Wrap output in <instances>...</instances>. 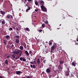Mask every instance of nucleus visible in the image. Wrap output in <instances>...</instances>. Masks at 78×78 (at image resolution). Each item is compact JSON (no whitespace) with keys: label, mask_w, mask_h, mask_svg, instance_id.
Here are the masks:
<instances>
[{"label":"nucleus","mask_w":78,"mask_h":78,"mask_svg":"<svg viewBox=\"0 0 78 78\" xmlns=\"http://www.w3.org/2000/svg\"><path fill=\"white\" fill-rule=\"evenodd\" d=\"M14 54L15 55H18L19 53V54H21L22 55V52L20 50H19L18 49H16L15 51L14 52Z\"/></svg>","instance_id":"nucleus-1"},{"label":"nucleus","mask_w":78,"mask_h":78,"mask_svg":"<svg viewBox=\"0 0 78 78\" xmlns=\"http://www.w3.org/2000/svg\"><path fill=\"white\" fill-rule=\"evenodd\" d=\"M65 72V75L67 76H68L69 75V72L70 70H69V67H68L67 68V70Z\"/></svg>","instance_id":"nucleus-2"},{"label":"nucleus","mask_w":78,"mask_h":78,"mask_svg":"<svg viewBox=\"0 0 78 78\" xmlns=\"http://www.w3.org/2000/svg\"><path fill=\"white\" fill-rule=\"evenodd\" d=\"M41 8L43 10V11L44 12H47V9L45 8V7L44 6H41Z\"/></svg>","instance_id":"nucleus-3"},{"label":"nucleus","mask_w":78,"mask_h":78,"mask_svg":"<svg viewBox=\"0 0 78 78\" xmlns=\"http://www.w3.org/2000/svg\"><path fill=\"white\" fill-rule=\"evenodd\" d=\"M6 17L8 19H10L11 18V19H13V17H12V16L9 14L8 15L6 16Z\"/></svg>","instance_id":"nucleus-4"},{"label":"nucleus","mask_w":78,"mask_h":78,"mask_svg":"<svg viewBox=\"0 0 78 78\" xmlns=\"http://www.w3.org/2000/svg\"><path fill=\"white\" fill-rule=\"evenodd\" d=\"M22 54H18L16 56V57L15 58V59H19V58L21 56Z\"/></svg>","instance_id":"nucleus-5"},{"label":"nucleus","mask_w":78,"mask_h":78,"mask_svg":"<svg viewBox=\"0 0 78 78\" xmlns=\"http://www.w3.org/2000/svg\"><path fill=\"white\" fill-rule=\"evenodd\" d=\"M40 4L41 5H42L41 6H44V2L43 1H41L40 2Z\"/></svg>","instance_id":"nucleus-6"},{"label":"nucleus","mask_w":78,"mask_h":78,"mask_svg":"<svg viewBox=\"0 0 78 78\" xmlns=\"http://www.w3.org/2000/svg\"><path fill=\"white\" fill-rule=\"evenodd\" d=\"M5 38L7 40H9L10 39V36L9 35L5 36Z\"/></svg>","instance_id":"nucleus-7"},{"label":"nucleus","mask_w":78,"mask_h":78,"mask_svg":"<svg viewBox=\"0 0 78 78\" xmlns=\"http://www.w3.org/2000/svg\"><path fill=\"white\" fill-rule=\"evenodd\" d=\"M59 62H60V64H64V61L63 60H61Z\"/></svg>","instance_id":"nucleus-8"},{"label":"nucleus","mask_w":78,"mask_h":78,"mask_svg":"<svg viewBox=\"0 0 78 78\" xmlns=\"http://www.w3.org/2000/svg\"><path fill=\"white\" fill-rule=\"evenodd\" d=\"M15 42L16 44H19V40L17 39L15 40Z\"/></svg>","instance_id":"nucleus-9"},{"label":"nucleus","mask_w":78,"mask_h":78,"mask_svg":"<svg viewBox=\"0 0 78 78\" xmlns=\"http://www.w3.org/2000/svg\"><path fill=\"white\" fill-rule=\"evenodd\" d=\"M55 49V47L54 46H52L51 48V50H52V51H53V50H54Z\"/></svg>","instance_id":"nucleus-10"},{"label":"nucleus","mask_w":78,"mask_h":78,"mask_svg":"<svg viewBox=\"0 0 78 78\" xmlns=\"http://www.w3.org/2000/svg\"><path fill=\"white\" fill-rule=\"evenodd\" d=\"M35 3L37 6H39V2L36 1L35 2Z\"/></svg>","instance_id":"nucleus-11"},{"label":"nucleus","mask_w":78,"mask_h":78,"mask_svg":"<svg viewBox=\"0 0 78 78\" xmlns=\"http://www.w3.org/2000/svg\"><path fill=\"white\" fill-rule=\"evenodd\" d=\"M46 71L47 73H50V70L48 68L46 69Z\"/></svg>","instance_id":"nucleus-12"},{"label":"nucleus","mask_w":78,"mask_h":78,"mask_svg":"<svg viewBox=\"0 0 78 78\" xmlns=\"http://www.w3.org/2000/svg\"><path fill=\"white\" fill-rule=\"evenodd\" d=\"M1 13L2 14V15H5V12L3 11H1Z\"/></svg>","instance_id":"nucleus-13"},{"label":"nucleus","mask_w":78,"mask_h":78,"mask_svg":"<svg viewBox=\"0 0 78 78\" xmlns=\"http://www.w3.org/2000/svg\"><path fill=\"white\" fill-rule=\"evenodd\" d=\"M11 56L12 58H16V55L14 54H12L11 55Z\"/></svg>","instance_id":"nucleus-14"},{"label":"nucleus","mask_w":78,"mask_h":78,"mask_svg":"<svg viewBox=\"0 0 78 78\" xmlns=\"http://www.w3.org/2000/svg\"><path fill=\"white\" fill-rule=\"evenodd\" d=\"M37 64H40V63H41V62L40 61V59L38 58L37 59Z\"/></svg>","instance_id":"nucleus-15"},{"label":"nucleus","mask_w":78,"mask_h":78,"mask_svg":"<svg viewBox=\"0 0 78 78\" xmlns=\"http://www.w3.org/2000/svg\"><path fill=\"white\" fill-rule=\"evenodd\" d=\"M5 62L7 65H8V60L7 59L5 60Z\"/></svg>","instance_id":"nucleus-16"},{"label":"nucleus","mask_w":78,"mask_h":78,"mask_svg":"<svg viewBox=\"0 0 78 78\" xmlns=\"http://www.w3.org/2000/svg\"><path fill=\"white\" fill-rule=\"evenodd\" d=\"M30 6H29L28 7V9H26V12H28V11H29V10H30Z\"/></svg>","instance_id":"nucleus-17"},{"label":"nucleus","mask_w":78,"mask_h":78,"mask_svg":"<svg viewBox=\"0 0 78 78\" xmlns=\"http://www.w3.org/2000/svg\"><path fill=\"white\" fill-rule=\"evenodd\" d=\"M25 54H26V55H27L28 56V55H29V53H28V51H25Z\"/></svg>","instance_id":"nucleus-18"},{"label":"nucleus","mask_w":78,"mask_h":78,"mask_svg":"<svg viewBox=\"0 0 78 78\" xmlns=\"http://www.w3.org/2000/svg\"><path fill=\"white\" fill-rule=\"evenodd\" d=\"M16 73L17 75H19L20 73V71H16Z\"/></svg>","instance_id":"nucleus-19"},{"label":"nucleus","mask_w":78,"mask_h":78,"mask_svg":"<svg viewBox=\"0 0 78 78\" xmlns=\"http://www.w3.org/2000/svg\"><path fill=\"white\" fill-rule=\"evenodd\" d=\"M9 47H10V48H12L13 47H14V45L13 44H11L9 46Z\"/></svg>","instance_id":"nucleus-20"},{"label":"nucleus","mask_w":78,"mask_h":78,"mask_svg":"<svg viewBox=\"0 0 78 78\" xmlns=\"http://www.w3.org/2000/svg\"><path fill=\"white\" fill-rule=\"evenodd\" d=\"M26 30V31H30V29H29V28L27 27L25 28Z\"/></svg>","instance_id":"nucleus-21"},{"label":"nucleus","mask_w":78,"mask_h":78,"mask_svg":"<svg viewBox=\"0 0 78 78\" xmlns=\"http://www.w3.org/2000/svg\"><path fill=\"white\" fill-rule=\"evenodd\" d=\"M20 49L21 50H22L23 49V46H21L20 47Z\"/></svg>","instance_id":"nucleus-22"},{"label":"nucleus","mask_w":78,"mask_h":78,"mask_svg":"<svg viewBox=\"0 0 78 78\" xmlns=\"http://www.w3.org/2000/svg\"><path fill=\"white\" fill-rule=\"evenodd\" d=\"M49 69H51L52 68V67H53V66H52V65L51 64H50L49 65Z\"/></svg>","instance_id":"nucleus-23"},{"label":"nucleus","mask_w":78,"mask_h":78,"mask_svg":"<svg viewBox=\"0 0 78 78\" xmlns=\"http://www.w3.org/2000/svg\"><path fill=\"white\" fill-rule=\"evenodd\" d=\"M72 65L73 66H75L76 65H75V62H72Z\"/></svg>","instance_id":"nucleus-24"},{"label":"nucleus","mask_w":78,"mask_h":78,"mask_svg":"<svg viewBox=\"0 0 78 78\" xmlns=\"http://www.w3.org/2000/svg\"><path fill=\"white\" fill-rule=\"evenodd\" d=\"M37 64V62L36 61H34L33 62V64Z\"/></svg>","instance_id":"nucleus-25"},{"label":"nucleus","mask_w":78,"mask_h":78,"mask_svg":"<svg viewBox=\"0 0 78 78\" xmlns=\"http://www.w3.org/2000/svg\"><path fill=\"white\" fill-rule=\"evenodd\" d=\"M2 24H5V22L4 20L2 21Z\"/></svg>","instance_id":"nucleus-26"},{"label":"nucleus","mask_w":78,"mask_h":78,"mask_svg":"<svg viewBox=\"0 0 78 78\" xmlns=\"http://www.w3.org/2000/svg\"><path fill=\"white\" fill-rule=\"evenodd\" d=\"M9 31H12V28L10 27L9 28Z\"/></svg>","instance_id":"nucleus-27"},{"label":"nucleus","mask_w":78,"mask_h":78,"mask_svg":"<svg viewBox=\"0 0 78 78\" xmlns=\"http://www.w3.org/2000/svg\"><path fill=\"white\" fill-rule=\"evenodd\" d=\"M42 27L43 28H44L45 27V24L44 23L42 24Z\"/></svg>","instance_id":"nucleus-28"},{"label":"nucleus","mask_w":78,"mask_h":78,"mask_svg":"<svg viewBox=\"0 0 78 78\" xmlns=\"http://www.w3.org/2000/svg\"><path fill=\"white\" fill-rule=\"evenodd\" d=\"M24 48H26V46L27 45V44H26L25 43H24V45H23Z\"/></svg>","instance_id":"nucleus-29"},{"label":"nucleus","mask_w":78,"mask_h":78,"mask_svg":"<svg viewBox=\"0 0 78 78\" xmlns=\"http://www.w3.org/2000/svg\"><path fill=\"white\" fill-rule=\"evenodd\" d=\"M45 23H46V24H48V21L46 20V21L45 22Z\"/></svg>","instance_id":"nucleus-30"},{"label":"nucleus","mask_w":78,"mask_h":78,"mask_svg":"<svg viewBox=\"0 0 78 78\" xmlns=\"http://www.w3.org/2000/svg\"><path fill=\"white\" fill-rule=\"evenodd\" d=\"M3 41L4 44H5V45H6L7 43L5 42V40H4Z\"/></svg>","instance_id":"nucleus-31"},{"label":"nucleus","mask_w":78,"mask_h":78,"mask_svg":"<svg viewBox=\"0 0 78 78\" xmlns=\"http://www.w3.org/2000/svg\"><path fill=\"white\" fill-rule=\"evenodd\" d=\"M22 61H24L25 62V61H26V59H25V58H23Z\"/></svg>","instance_id":"nucleus-32"},{"label":"nucleus","mask_w":78,"mask_h":78,"mask_svg":"<svg viewBox=\"0 0 78 78\" xmlns=\"http://www.w3.org/2000/svg\"><path fill=\"white\" fill-rule=\"evenodd\" d=\"M20 60L21 61H22L23 59V58L22 57H21L20 58Z\"/></svg>","instance_id":"nucleus-33"},{"label":"nucleus","mask_w":78,"mask_h":78,"mask_svg":"<svg viewBox=\"0 0 78 78\" xmlns=\"http://www.w3.org/2000/svg\"><path fill=\"white\" fill-rule=\"evenodd\" d=\"M42 29H39L38 30V31H39V32H42Z\"/></svg>","instance_id":"nucleus-34"},{"label":"nucleus","mask_w":78,"mask_h":78,"mask_svg":"<svg viewBox=\"0 0 78 78\" xmlns=\"http://www.w3.org/2000/svg\"><path fill=\"white\" fill-rule=\"evenodd\" d=\"M12 28H13L14 29V30H16V26H13V27H12Z\"/></svg>","instance_id":"nucleus-35"},{"label":"nucleus","mask_w":78,"mask_h":78,"mask_svg":"<svg viewBox=\"0 0 78 78\" xmlns=\"http://www.w3.org/2000/svg\"><path fill=\"white\" fill-rule=\"evenodd\" d=\"M43 62L44 64H45V62H46V60H44L43 61Z\"/></svg>","instance_id":"nucleus-36"},{"label":"nucleus","mask_w":78,"mask_h":78,"mask_svg":"<svg viewBox=\"0 0 78 78\" xmlns=\"http://www.w3.org/2000/svg\"><path fill=\"white\" fill-rule=\"evenodd\" d=\"M33 68L34 69H35V68H36V66H35V65H33Z\"/></svg>","instance_id":"nucleus-37"},{"label":"nucleus","mask_w":78,"mask_h":78,"mask_svg":"<svg viewBox=\"0 0 78 78\" xmlns=\"http://www.w3.org/2000/svg\"><path fill=\"white\" fill-rule=\"evenodd\" d=\"M32 53H33L31 51H29V54H32Z\"/></svg>","instance_id":"nucleus-38"},{"label":"nucleus","mask_w":78,"mask_h":78,"mask_svg":"<svg viewBox=\"0 0 78 78\" xmlns=\"http://www.w3.org/2000/svg\"><path fill=\"white\" fill-rule=\"evenodd\" d=\"M16 38H19V35H16Z\"/></svg>","instance_id":"nucleus-39"},{"label":"nucleus","mask_w":78,"mask_h":78,"mask_svg":"<svg viewBox=\"0 0 78 78\" xmlns=\"http://www.w3.org/2000/svg\"><path fill=\"white\" fill-rule=\"evenodd\" d=\"M35 11H36V12H37V11H38V9H35Z\"/></svg>","instance_id":"nucleus-40"},{"label":"nucleus","mask_w":78,"mask_h":78,"mask_svg":"<svg viewBox=\"0 0 78 78\" xmlns=\"http://www.w3.org/2000/svg\"><path fill=\"white\" fill-rule=\"evenodd\" d=\"M30 64H33V62H30Z\"/></svg>","instance_id":"nucleus-41"},{"label":"nucleus","mask_w":78,"mask_h":78,"mask_svg":"<svg viewBox=\"0 0 78 78\" xmlns=\"http://www.w3.org/2000/svg\"><path fill=\"white\" fill-rule=\"evenodd\" d=\"M49 45H52V43L51 42L49 43Z\"/></svg>","instance_id":"nucleus-42"},{"label":"nucleus","mask_w":78,"mask_h":78,"mask_svg":"<svg viewBox=\"0 0 78 78\" xmlns=\"http://www.w3.org/2000/svg\"><path fill=\"white\" fill-rule=\"evenodd\" d=\"M10 69L9 68H8L7 69L6 71H8L9 70H10Z\"/></svg>","instance_id":"nucleus-43"},{"label":"nucleus","mask_w":78,"mask_h":78,"mask_svg":"<svg viewBox=\"0 0 78 78\" xmlns=\"http://www.w3.org/2000/svg\"><path fill=\"white\" fill-rule=\"evenodd\" d=\"M3 76H0V78H3Z\"/></svg>","instance_id":"nucleus-44"},{"label":"nucleus","mask_w":78,"mask_h":78,"mask_svg":"<svg viewBox=\"0 0 78 78\" xmlns=\"http://www.w3.org/2000/svg\"><path fill=\"white\" fill-rule=\"evenodd\" d=\"M30 67L31 68H32V69H33V65H30Z\"/></svg>","instance_id":"nucleus-45"},{"label":"nucleus","mask_w":78,"mask_h":78,"mask_svg":"<svg viewBox=\"0 0 78 78\" xmlns=\"http://www.w3.org/2000/svg\"><path fill=\"white\" fill-rule=\"evenodd\" d=\"M45 52V53H47V52H46V51H44L43 52V53H44Z\"/></svg>","instance_id":"nucleus-46"},{"label":"nucleus","mask_w":78,"mask_h":78,"mask_svg":"<svg viewBox=\"0 0 78 78\" xmlns=\"http://www.w3.org/2000/svg\"><path fill=\"white\" fill-rule=\"evenodd\" d=\"M7 58H9V55H8L7 56Z\"/></svg>","instance_id":"nucleus-47"},{"label":"nucleus","mask_w":78,"mask_h":78,"mask_svg":"<svg viewBox=\"0 0 78 78\" xmlns=\"http://www.w3.org/2000/svg\"><path fill=\"white\" fill-rule=\"evenodd\" d=\"M32 0H27V1L28 2H30L32 1Z\"/></svg>","instance_id":"nucleus-48"},{"label":"nucleus","mask_w":78,"mask_h":78,"mask_svg":"<svg viewBox=\"0 0 78 78\" xmlns=\"http://www.w3.org/2000/svg\"><path fill=\"white\" fill-rule=\"evenodd\" d=\"M16 30H17V31H19V28H17V27H16Z\"/></svg>","instance_id":"nucleus-49"},{"label":"nucleus","mask_w":78,"mask_h":78,"mask_svg":"<svg viewBox=\"0 0 78 78\" xmlns=\"http://www.w3.org/2000/svg\"><path fill=\"white\" fill-rule=\"evenodd\" d=\"M26 6H27V4H25V7H26Z\"/></svg>","instance_id":"nucleus-50"},{"label":"nucleus","mask_w":78,"mask_h":78,"mask_svg":"<svg viewBox=\"0 0 78 78\" xmlns=\"http://www.w3.org/2000/svg\"><path fill=\"white\" fill-rule=\"evenodd\" d=\"M51 53H53V51H51Z\"/></svg>","instance_id":"nucleus-51"},{"label":"nucleus","mask_w":78,"mask_h":78,"mask_svg":"<svg viewBox=\"0 0 78 78\" xmlns=\"http://www.w3.org/2000/svg\"><path fill=\"white\" fill-rule=\"evenodd\" d=\"M44 72H43L41 74H44Z\"/></svg>","instance_id":"nucleus-52"},{"label":"nucleus","mask_w":78,"mask_h":78,"mask_svg":"<svg viewBox=\"0 0 78 78\" xmlns=\"http://www.w3.org/2000/svg\"><path fill=\"white\" fill-rule=\"evenodd\" d=\"M20 73H22V72L20 71Z\"/></svg>","instance_id":"nucleus-53"},{"label":"nucleus","mask_w":78,"mask_h":78,"mask_svg":"<svg viewBox=\"0 0 78 78\" xmlns=\"http://www.w3.org/2000/svg\"><path fill=\"white\" fill-rule=\"evenodd\" d=\"M27 47L28 48H29V45H27Z\"/></svg>","instance_id":"nucleus-54"},{"label":"nucleus","mask_w":78,"mask_h":78,"mask_svg":"<svg viewBox=\"0 0 78 78\" xmlns=\"http://www.w3.org/2000/svg\"><path fill=\"white\" fill-rule=\"evenodd\" d=\"M76 41H78V38H77L76 39Z\"/></svg>","instance_id":"nucleus-55"},{"label":"nucleus","mask_w":78,"mask_h":78,"mask_svg":"<svg viewBox=\"0 0 78 78\" xmlns=\"http://www.w3.org/2000/svg\"><path fill=\"white\" fill-rule=\"evenodd\" d=\"M20 10H21V9H20H20H19V11H20Z\"/></svg>","instance_id":"nucleus-56"},{"label":"nucleus","mask_w":78,"mask_h":78,"mask_svg":"<svg viewBox=\"0 0 78 78\" xmlns=\"http://www.w3.org/2000/svg\"><path fill=\"white\" fill-rule=\"evenodd\" d=\"M25 2H27V0H24Z\"/></svg>","instance_id":"nucleus-57"},{"label":"nucleus","mask_w":78,"mask_h":78,"mask_svg":"<svg viewBox=\"0 0 78 78\" xmlns=\"http://www.w3.org/2000/svg\"><path fill=\"white\" fill-rule=\"evenodd\" d=\"M63 19H65V18L64 17H63Z\"/></svg>","instance_id":"nucleus-58"},{"label":"nucleus","mask_w":78,"mask_h":78,"mask_svg":"<svg viewBox=\"0 0 78 78\" xmlns=\"http://www.w3.org/2000/svg\"><path fill=\"white\" fill-rule=\"evenodd\" d=\"M57 30H58V29H60V28H57Z\"/></svg>","instance_id":"nucleus-59"},{"label":"nucleus","mask_w":78,"mask_h":78,"mask_svg":"<svg viewBox=\"0 0 78 78\" xmlns=\"http://www.w3.org/2000/svg\"><path fill=\"white\" fill-rule=\"evenodd\" d=\"M59 26H61V24H60Z\"/></svg>","instance_id":"nucleus-60"},{"label":"nucleus","mask_w":78,"mask_h":78,"mask_svg":"<svg viewBox=\"0 0 78 78\" xmlns=\"http://www.w3.org/2000/svg\"><path fill=\"white\" fill-rule=\"evenodd\" d=\"M44 58H43V60H44Z\"/></svg>","instance_id":"nucleus-61"},{"label":"nucleus","mask_w":78,"mask_h":78,"mask_svg":"<svg viewBox=\"0 0 78 78\" xmlns=\"http://www.w3.org/2000/svg\"><path fill=\"white\" fill-rule=\"evenodd\" d=\"M59 52H60V51L59 50Z\"/></svg>","instance_id":"nucleus-62"},{"label":"nucleus","mask_w":78,"mask_h":78,"mask_svg":"<svg viewBox=\"0 0 78 78\" xmlns=\"http://www.w3.org/2000/svg\"><path fill=\"white\" fill-rule=\"evenodd\" d=\"M0 66H1V64H0Z\"/></svg>","instance_id":"nucleus-63"},{"label":"nucleus","mask_w":78,"mask_h":78,"mask_svg":"<svg viewBox=\"0 0 78 78\" xmlns=\"http://www.w3.org/2000/svg\"><path fill=\"white\" fill-rule=\"evenodd\" d=\"M60 50H61V49H60Z\"/></svg>","instance_id":"nucleus-64"}]
</instances>
